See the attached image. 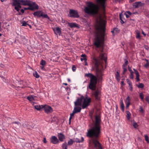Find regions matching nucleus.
Instances as JSON below:
<instances>
[{
	"label": "nucleus",
	"mask_w": 149,
	"mask_h": 149,
	"mask_svg": "<svg viewBox=\"0 0 149 149\" xmlns=\"http://www.w3.org/2000/svg\"><path fill=\"white\" fill-rule=\"evenodd\" d=\"M33 76L36 78H38L39 77V75H38L37 72H36L35 73H33Z\"/></svg>",
	"instance_id": "37"
},
{
	"label": "nucleus",
	"mask_w": 149,
	"mask_h": 149,
	"mask_svg": "<svg viewBox=\"0 0 149 149\" xmlns=\"http://www.w3.org/2000/svg\"><path fill=\"white\" fill-rule=\"evenodd\" d=\"M31 2L29 0H22L21 3L22 5L29 6Z\"/></svg>",
	"instance_id": "14"
},
{
	"label": "nucleus",
	"mask_w": 149,
	"mask_h": 149,
	"mask_svg": "<svg viewBox=\"0 0 149 149\" xmlns=\"http://www.w3.org/2000/svg\"><path fill=\"white\" fill-rule=\"evenodd\" d=\"M13 124L15 123V124H17L18 125H20V123L19 122H14L13 123Z\"/></svg>",
	"instance_id": "56"
},
{
	"label": "nucleus",
	"mask_w": 149,
	"mask_h": 149,
	"mask_svg": "<svg viewBox=\"0 0 149 149\" xmlns=\"http://www.w3.org/2000/svg\"><path fill=\"white\" fill-rule=\"evenodd\" d=\"M133 73H134L133 72H130V79H133Z\"/></svg>",
	"instance_id": "47"
},
{
	"label": "nucleus",
	"mask_w": 149,
	"mask_h": 149,
	"mask_svg": "<svg viewBox=\"0 0 149 149\" xmlns=\"http://www.w3.org/2000/svg\"><path fill=\"white\" fill-rule=\"evenodd\" d=\"M41 17H43L45 18H48L49 19V17L48 16L47 14H43L42 16H41Z\"/></svg>",
	"instance_id": "43"
},
{
	"label": "nucleus",
	"mask_w": 149,
	"mask_h": 149,
	"mask_svg": "<svg viewBox=\"0 0 149 149\" xmlns=\"http://www.w3.org/2000/svg\"><path fill=\"white\" fill-rule=\"evenodd\" d=\"M128 70L130 71V72H133L131 68L129 66H128Z\"/></svg>",
	"instance_id": "52"
},
{
	"label": "nucleus",
	"mask_w": 149,
	"mask_h": 149,
	"mask_svg": "<svg viewBox=\"0 0 149 149\" xmlns=\"http://www.w3.org/2000/svg\"><path fill=\"white\" fill-rule=\"evenodd\" d=\"M76 67H75V66L74 65H73L72 66V70L73 71H75V70H76Z\"/></svg>",
	"instance_id": "53"
},
{
	"label": "nucleus",
	"mask_w": 149,
	"mask_h": 149,
	"mask_svg": "<svg viewBox=\"0 0 149 149\" xmlns=\"http://www.w3.org/2000/svg\"><path fill=\"white\" fill-rule=\"evenodd\" d=\"M33 15L35 16H37L38 17H40L42 16L43 15V13L42 11H37L36 12L34 13Z\"/></svg>",
	"instance_id": "15"
},
{
	"label": "nucleus",
	"mask_w": 149,
	"mask_h": 149,
	"mask_svg": "<svg viewBox=\"0 0 149 149\" xmlns=\"http://www.w3.org/2000/svg\"><path fill=\"white\" fill-rule=\"evenodd\" d=\"M68 24L71 28H72L76 27L77 24L74 23H69Z\"/></svg>",
	"instance_id": "25"
},
{
	"label": "nucleus",
	"mask_w": 149,
	"mask_h": 149,
	"mask_svg": "<svg viewBox=\"0 0 149 149\" xmlns=\"http://www.w3.org/2000/svg\"><path fill=\"white\" fill-rule=\"evenodd\" d=\"M29 7L30 10H33L35 9H38L39 7L35 2L31 3L29 6Z\"/></svg>",
	"instance_id": "9"
},
{
	"label": "nucleus",
	"mask_w": 149,
	"mask_h": 149,
	"mask_svg": "<svg viewBox=\"0 0 149 149\" xmlns=\"http://www.w3.org/2000/svg\"><path fill=\"white\" fill-rule=\"evenodd\" d=\"M124 107L123 103L120 104V107L123 112L124 111Z\"/></svg>",
	"instance_id": "41"
},
{
	"label": "nucleus",
	"mask_w": 149,
	"mask_h": 149,
	"mask_svg": "<svg viewBox=\"0 0 149 149\" xmlns=\"http://www.w3.org/2000/svg\"><path fill=\"white\" fill-rule=\"evenodd\" d=\"M149 97L148 96H147L145 97V100L146 101L149 103Z\"/></svg>",
	"instance_id": "48"
},
{
	"label": "nucleus",
	"mask_w": 149,
	"mask_h": 149,
	"mask_svg": "<svg viewBox=\"0 0 149 149\" xmlns=\"http://www.w3.org/2000/svg\"><path fill=\"white\" fill-rule=\"evenodd\" d=\"M95 119L94 126L88 130L86 135L90 138H94L93 139V143L96 149H102L100 143L96 139L99 137L100 133L101 120L100 117L97 115L95 116Z\"/></svg>",
	"instance_id": "2"
},
{
	"label": "nucleus",
	"mask_w": 149,
	"mask_h": 149,
	"mask_svg": "<svg viewBox=\"0 0 149 149\" xmlns=\"http://www.w3.org/2000/svg\"><path fill=\"white\" fill-rule=\"evenodd\" d=\"M33 105L34 106V108L37 110L40 111L42 109H43V105H34V103L33 104Z\"/></svg>",
	"instance_id": "18"
},
{
	"label": "nucleus",
	"mask_w": 149,
	"mask_h": 149,
	"mask_svg": "<svg viewBox=\"0 0 149 149\" xmlns=\"http://www.w3.org/2000/svg\"><path fill=\"white\" fill-rule=\"evenodd\" d=\"M69 16L71 17L78 18L79 16L77 10L71 9L69 12Z\"/></svg>",
	"instance_id": "7"
},
{
	"label": "nucleus",
	"mask_w": 149,
	"mask_h": 149,
	"mask_svg": "<svg viewBox=\"0 0 149 149\" xmlns=\"http://www.w3.org/2000/svg\"><path fill=\"white\" fill-rule=\"evenodd\" d=\"M127 13H128L129 15H132V13H131L130 11H127L126 12Z\"/></svg>",
	"instance_id": "61"
},
{
	"label": "nucleus",
	"mask_w": 149,
	"mask_h": 149,
	"mask_svg": "<svg viewBox=\"0 0 149 149\" xmlns=\"http://www.w3.org/2000/svg\"><path fill=\"white\" fill-rule=\"evenodd\" d=\"M27 25L29 26L30 28H31V26L30 25L27 24L25 21H23L22 22V26H26Z\"/></svg>",
	"instance_id": "26"
},
{
	"label": "nucleus",
	"mask_w": 149,
	"mask_h": 149,
	"mask_svg": "<svg viewBox=\"0 0 149 149\" xmlns=\"http://www.w3.org/2000/svg\"><path fill=\"white\" fill-rule=\"evenodd\" d=\"M145 60L146 61V63L144 65V67L146 68H147L149 65V62L148 60L146 59H145Z\"/></svg>",
	"instance_id": "28"
},
{
	"label": "nucleus",
	"mask_w": 149,
	"mask_h": 149,
	"mask_svg": "<svg viewBox=\"0 0 149 149\" xmlns=\"http://www.w3.org/2000/svg\"><path fill=\"white\" fill-rule=\"evenodd\" d=\"M128 61L127 60L125 61V63H124V64L123 65V66L124 67L125 66L126 67L127 65L128 64Z\"/></svg>",
	"instance_id": "42"
},
{
	"label": "nucleus",
	"mask_w": 149,
	"mask_h": 149,
	"mask_svg": "<svg viewBox=\"0 0 149 149\" xmlns=\"http://www.w3.org/2000/svg\"><path fill=\"white\" fill-rule=\"evenodd\" d=\"M126 113L127 114L126 117L127 118L128 120H129L130 119V116H131V114L130 112L128 111H125Z\"/></svg>",
	"instance_id": "22"
},
{
	"label": "nucleus",
	"mask_w": 149,
	"mask_h": 149,
	"mask_svg": "<svg viewBox=\"0 0 149 149\" xmlns=\"http://www.w3.org/2000/svg\"><path fill=\"white\" fill-rule=\"evenodd\" d=\"M144 137L145 138V140L147 141V143H149V140L148 139V136L146 134V135H144Z\"/></svg>",
	"instance_id": "33"
},
{
	"label": "nucleus",
	"mask_w": 149,
	"mask_h": 149,
	"mask_svg": "<svg viewBox=\"0 0 149 149\" xmlns=\"http://www.w3.org/2000/svg\"><path fill=\"white\" fill-rule=\"evenodd\" d=\"M136 38H140V33L138 30L136 31Z\"/></svg>",
	"instance_id": "32"
},
{
	"label": "nucleus",
	"mask_w": 149,
	"mask_h": 149,
	"mask_svg": "<svg viewBox=\"0 0 149 149\" xmlns=\"http://www.w3.org/2000/svg\"><path fill=\"white\" fill-rule=\"evenodd\" d=\"M81 56L83 58H86V56L85 54H83Z\"/></svg>",
	"instance_id": "57"
},
{
	"label": "nucleus",
	"mask_w": 149,
	"mask_h": 149,
	"mask_svg": "<svg viewBox=\"0 0 149 149\" xmlns=\"http://www.w3.org/2000/svg\"><path fill=\"white\" fill-rule=\"evenodd\" d=\"M84 98L83 96H81L79 98H78L76 101L74 102V107L73 111L75 113H79L81 110V108L80 107H77V106H81L82 104V99Z\"/></svg>",
	"instance_id": "5"
},
{
	"label": "nucleus",
	"mask_w": 149,
	"mask_h": 149,
	"mask_svg": "<svg viewBox=\"0 0 149 149\" xmlns=\"http://www.w3.org/2000/svg\"><path fill=\"white\" fill-rule=\"evenodd\" d=\"M74 142H76L77 143H80L81 141L80 140H79V139H74Z\"/></svg>",
	"instance_id": "44"
},
{
	"label": "nucleus",
	"mask_w": 149,
	"mask_h": 149,
	"mask_svg": "<svg viewBox=\"0 0 149 149\" xmlns=\"http://www.w3.org/2000/svg\"><path fill=\"white\" fill-rule=\"evenodd\" d=\"M95 28L96 30L94 32L95 41L94 45L97 47L99 48L101 44L104 41L105 36V26L101 20L96 25Z\"/></svg>",
	"instance_id": "3"
},
{
	"label": "nucleus",
	"mask_w": 149,
	"mask_h": 149,
	"mask_svg": "<svg viewBox=\"0 0 149 149\" xmlns=\"http://www.w3.org/2000/svg\"><path fill=\"white\" fill-rule=\"evenodd\" d=\"M129 87H130V88H129L130 90L131 91H132V90H133V88L132 87V85L129 86Z\"/></svg>",
	"instance_id": "59"
},
{
	"label": "nucleus",
	"mask_w": 149,
	"mask_h": 149,
	"mask_svg": "<svg viewBox=\"0 0 149 149\" xmlns=\"http://www.w3.org/2000/svg\"><path fill=\"white\" fill-rule=\"evenodd\" d=\"M45 61L44 60H42L41 61V62L40 63V64L42 66H43L45 65Z\"/></svg>",
	"instance_id": "40"
},
{
	"label": "nucleus",
	"mask_w": 149,
	"mask_h": 149,
	"mask_svg": "<svg viewBox=\"0 0 149 149\" xmlns=\"http://www.w3.org/2000/svg\"><path fill=\"white\" fill-rule=\"evenodd\" d=\"M22 0H13V2L12 4L15 5L17 3H21Z\"/></svg>",
	"instance_id": "31"
},
{
	"label": "nucleus",
	"mask_w": 149,
	"mask_h": 149,
	"mask_svg": "<svg viewBox=\"0 0 149 149\" xmlns=\"http://www.w3.org/2000/svg\"><path fill=\"white\" fill-rule=\"evenodd\" d=\"M139 75L136 76V78L137 79V81H140V79L139 78Z\"/></svg>",
	"instance_id": "51"
},
{
	"label": "nucleus",
	"mask_w": 149,
	"mask_h": 149,
	"mask_svg": "<svg viewBox=\"0 0 149 149\" xmlns=\"http://www.w3.org/2000/svg\"><path fill=\"white\" fill-rule=\"evenodd\" d=\"M106 0H96V1L98 3L100 4L102 7L104 8Z\"/></svg>",
	"instance_id": "16"
},
{
	"label": "nucleus",
	"mask_w": 149,
	"mask_h": 149,
	"mask_svg": "<svg viewBox=\"0 0 149 149\" xmlns=\"http://www.w3.org/2000/svg\"><path fill=\"white\" fill-rule=\"evenodd\" d=\"M133 126L134 128H136L138 126V125L136 123H134L133 124Z\"/></svg>",
	"instance_id": "46"
},
{
	"label": "nucleus",
	"mask_w": 149,
	"mask_h": 149,
	"mask_svg": "<svg viewBox=\"0 0 149 149\" xmlns=\"http://www.w3.org/2000/svg\"><path fill=\"white\" fill-rule=\"evenodd\" d=\"M116 77L117 81H119L120 80V76L119 73L118 72H116Z\"/></svg>",
	"instance_id": "23"
},
{
	"label": "nucleus",
	"mask_w": 149,
	"mask_h": 149,
	"mask_svg": "<svg viewBox=\"0 0 149 149\" xmlns=\"http://www.w3.org/2000/svg\"><path fill=\"white\" fill-rule=\"evenodd\" d=\"M27 99L30 101H32L31 99V98L30 97L28 96L27 97Z\"/></svg>",
	"instance_id": "60"
},
{
	"label": "nucleus",
	"mask_w": 149,
	"mask_h": 149,
	"mask_svg": "<svg viewBox=\"0 0 149 149\" xmlns=\"http://www.w3.org/2000/svg\"><path fill=\"white\" fill-rule=\"evenodd\" d=\"M134 73L136 74V76L139 75V73L137 70L135 71L134 72Z\"/></svg>",
	"instance_id": "54"
},
{
	"label": "nucleus",
	"mask_w": 149,
	"mask_h": 149,
	"mask_svg": "<svg viewBox=\"0 0 149 149\" xmlns=\"http://www.w3.org/2000/svg\"><path fill=\"white\" fill-rule=\"evenodd\" d=\"M139 96L141 100H143L144 98L143 94L142 93H139Z\"/></svg>",
	"instance_id": "38"
},
{
	"label": "nucleus",
	"mask_w": 149,
	"mask_h": 149,
	"mask_svg": "<svg viewBox=\"0 0 149 149\" xmlns=\"http://www.w3.org/2000/svg\"><path fill=\"white\" fill-rule=\"evenodd\" d=\"M58 140L60 141L63 142L64 141L65 139V135L61 133H58Z\"/></svg>",
	"instance_id": "12"
},
{
	"label": "nucleus",
	"mask_w": 149,
	"mask_h": 149,
	"mask_svg": "<svg viewBox=\"0 0 149 149\" xmlns=\"http://www.w3.org/2000/svg\"><path fill=\"white\" fill-rule=\"evenodd\" d=\"M75 113L74 111H73L72 113H71L70 115V116L69 118V120H70V122L71 121V120L72 118V117L74 116V114H75Z\"/></svg>",
	"instance_id": "36"
},
{
	"label": "nucleus",
	"mask_w": 149,
	"mask_h": 149,
	"mask_svg": "<svg viewBox=\"0 0 149 149\" xmlns=\"http://www.w3.org/2000/svg\"><path fill=\"white\" fill-rule=\"evenodd\" d=\"M26 70H27V72L29 74H30L32 73L33 71V69L32 68L29 66H28L26 67Z\"/></svg>",
	"instance_id": "20"
},
{
	"label": "nucleus",
	"mask_w": 149,
	"mask_h": 149,
	"mask_svg": "<svg viewBox=\"0 0 149 149\" xmlns=\"http://www.w3.org/2000/svg\"><path fill=\"white\" fill-rule=\"evenodd\" d=\"M22 39L23 44H26L27 43V40L24 37H22Z\"/></svg>",
	"instance_id": "29"
},
{
	"label": "nucleus",
	"mask_w": 149,
	"mask_h": 149,
	"mask_svg": "<svg viewBox=\"0 0 149 149\" xmlns=\"http://www.w3.org/2000/svg\"><path fill=\"white\" fill-rule=\"evenodd\" d=\"M100 51L101 52H103V47H102V48L100 49Z\"/></svg>",
	"instance_id": "64"
},
{
	"label": "nucleus",
	"mask_w": 149,
	"mask_h": 149,
	"mask_svg": "<svg viewBox=\"0 0 149 149\" xmlns=\"http://www.w3.org/2000/svg\"><path fill=\"white\" fill-rule=\"evenodd\" d=\"M53 30L55 33L56 34H58L59 35L61 34V30L59 27H56L55 28H54Z\"/></svg>",
	"instance_id": "17"
},
{
	"label": "nucleus",
	"mask_w": 149,
	"mask_h": 149,
	"mask_svg": "<svg viewBox=\"0 0 149 149\" xmlns=\"http://www.w3.org/2000/svg\"><path fill=\"white\" fill-rule=\"evenodd\" d=\"M139 111L141 113H143L144 111L142 107H140L139 109Z\"/></svg>",
	"instance_id": "45"
},
{
	"label": "nucleus",
	"mask_w": 149,
	"mask_h": 149,
	"mask_svg": "<svg viewBox=\"0 0 149 149\" xmlns=\"http://www.w3.org/2000/svg\"><path fill=\"white\" fill-rule=\"evenodd\" d=\"M21 3L18 2L17 3H15V5H13V4H12V6H14L15 9L17 11H19V8H21Z\"/></svg>",
	"instance_id": "13"
},
{
	"label": "nucleus",
	"mask_w": 149,
	"mask_h": 149,
	"mask_svg": "<svg viewBox=\"0 0 149 149\" xmlns=\"http://www.w3.org/2000/svg\"><path fill=\"white\" fill-rule=\"evenodd\" d=\"M130 104V102H127L126 104V108L127 109V108L129 107V105Z\"/></svg>",
	"instance_id": "49"
},
{
	"label": "nucleus",
	"mask_w": 149,
	"mask_h": 149,
	"mask_svg": "<svg viewBox=\"0 0 149 149\" xmlns=\"http://www.w3.org/2000/svg\"><path fill=\"white\" fill-rule=\"evenodd\" d=\"M126 81L127 83L129 84V86L132 85V82L129 79H127Z\"/></svg>",
	"instance_id": "39"
},
{
	"label": "nucleus",
	"mask_w": 149,
	"mask_h": 149,
	"mask_svg": "<svg viewBox=\"0 0 149 149\" xmlns=\"http://www.w3.org/2000/svg\"><path fill=\"white\" fill-rule=\"evenodd\" d=\"M51 142L54 144L58 143L59 142L58 139L55 136H52L51 139Z\"/></svg>",
	"instance_id": "11"
},
{
	"label": "nucleus",
	"mask_w": 149,
	"mask_h": 149,
	"mask_svg": "<svg viewBox=\"0 0 149 149\" xmlns=\"http://www.w3.org/2000/svg\"><path fill=\"white\" fill-rule=\"evenodd\" d=\"M99 9L98 5L90 2L88 4V6L85 8L84 11L86 13L89 14L95 15L98 14Z\"/></svg>",
	"instance_id": "4"
},
{
	"label": "nucleus",
	"mask_w": 149,
	"mask_h": 149,
	"mask_svg": "<svg viewBox=\"0 0 149 149\" xmlns=\"http://www.w3.org/2000/svg\"><path fill=\"white\" fill-rule=\"evenodd\" d=\"M81 61H87V59L86 58H81Z\"/></svg>",
	"instance_id": "50"
},
{
	"label": "nucleus",
	"mask_w": 149,
	"mask_h": 149,
	"mask_svg": "<svg viewBox=\"0 0 149 149\" xmlns=\"http://www.w3.org/2000/svg\"><path fill=\"white\" fill-rule=\"evenodd\" d=\"M24 9L25 10H30L29 7L28 8H24Z\"/></svg>",
	"instance_id": "63"
},
{
	"label": "nucleus",
	"mask_w": 149,
	"mask_h": 149,
	"mask_svg": "<svg viewBox=\"0 0 149 149\" xmlns=\"http://www.w3.org/2000/svg\"><path fill=\"white\" fill-rule=\"evenodd\" d=\"M127 13L125 12L124 13V14L125 15L126 17V18H128L130 16L128 15L127 14H126Z\"/></svg>",
	"instance_id": "55"
},
{
	"label": "nucleus",
	"mask_w": 149,
	"mask_h": 149,
	"mask_svg": "<svg viewBox=\"0 0 149 149\" xmlns=\"http://www.w3.org/2000/svg\"><path fill=\"white\" fill-rule=\"evenodd\" d=\"M130 97L129 96H128L126 98V102L128 101V102H130Z\"/></svg>",
	"instance_id": "58"
},
{
	"label": "nucleus",
	"mask_w": 149,
	"mask_h": 149,
	"mask_svg": "<svg viewBox=\"0 0 149 149\" xmlns=\"http://www.w3.org/2000/svg\"><path fill=\"white\" fill-rule=\"evenodd\" d=\"M107 58L105 54L101 53L99 58H94L93 62L94 66L93 68L95 70L96 76L90 73L86 74L85 76L90 78V81L89 85V88L93 90H95L96 89V85L97 82V78L100 81L102 79V76L104 75L103 73V66L101 64V60H103L105 63L107 61Z\"/></svg>",
	"instance_id": "1"
},
{
	"label": "nucleus",
	"mask_w": 149,
	"mask_h": 149,
	"mask_svg": "<svg viewBox=\"0 0 149 149\" xmlns=\"http://www.w3.org/2000/svg\"><path fill=\"white\" fill-rule=\"evenodd\" d=\"M99 94V91H97L94 92V95L95 96V99L96 100H98L99 99L98 97V95Z\"/></svg>",
	"instance_id": "21"
},
{
	"label": "nucleus",
	"mask_w": 149,
	"mask_h": 149,
	"mask_svg": "<svg viewBox=\"0 0 149 149\" xmlns=\"http://www.w3.org/2000/svg\"><path fill=\"white\" fill-rule=\"evenodd\" d=\"M144 5V3H142L141 1L136 2L133 5V7L134 8H137L139 7H142Z\"/></svg>",
	"instance_id": "10"
},
{
	"label": "nucleus",
	"mask_w": 149,
	"mask_h": 149,
	"mask_svg": "<svg viewBox=\"0 0 149 149\" xmlns=\"http://www.w3.org/2000/svg\"><path fill=\"white\" fill-rule=\"evenodd\" d=\"M43 108L45 112L47 114L50 113L53 111L52 108L46 104L43 105Z\"/></svg>",
	"instance_id": "8"
},
{
	"label": "nucleus",
	"mask_w": 149,
	"mask_h": 149,
	"mask_svg": "<svg viewBox=\"0 0 149 149\" xmlns=\"http://www.w3.org/2000/svg\"><path fill=\"white\" fill-rule=\"evenodd\" d=\"M120 19L121 20V23L122 24H123L125 23V22H126V21L125 19L124 18H123V15L122 14V13H120Z\"/></svg>",
	"instance_id": "19"
},
{
	"label": "nucleus",
	"mask_w": 149,
	"mask_h": 149,
	"mask_svg": "<svg viewBox=\"0 0 149 149\" xmlns=\"http://www.w3.org/2000/svg\"><path fill=\"white\" fill-rule=\"evenodd\" d=\"M68 144L66 142L63 143L62 145V148L63 149H67Z\"/></svg>",
	"instance_id": "24"
},
{
	"label": "nucleus",
	"mask_w": 149,
	"mask_h": 149,
	"mask_svg": "<svg viewBox=\"0 0 149 149\" xmlns=\"http://www.w3.org/2000/svg\"><path fill=\"white\" fill-rule=\"evenodd\" d=\"M74 142V141L72 139H71L68 142L67 144L68 145H71L73 144Z\"/></svg>",
	"instance_id": "30"
},
{
	"label": "nucleus",
	"mask_w": 149,
	"mask_h": 149,
	"mask_svg": "<svg viewBox=\"0 0 149 149\" xmlns=\"http://www.w3.org/2000/svg\"><path fill=\"white\" fill-rule=\"evenodd\" d=\"M43 142H44V143H47V141L46 140L45 138H44Z\"/></svg>",
	"instance_id": "62"
},
{
	"label": "nucleus",
	"mask_w": 149,
	"mask_h": 149,
	"mask_svg": "<svg viewBox=\"0 0 149 149\" xmlns=\"http://www.w3.org/2000/svg\"><path fill=\"white\" fill-rule=\"evenodd\" d=\"M136 86L139 88H143L144 87V85L142 83H139V85H136Z\"/></svg>",
	"instance_id": "27"
},
{
	"label": "nucleus",
	"mask_w": 149,
	"mask_h": 149,
	"mask_svg": "<svg viewBox=\"0 0 149 149\" xmlns=\"http://www.w3.org/2000/svg\"><path fill=\"white\" fill-rule=\"evenodd\" d=\"M114 30L115 31V33L117 34L118 33L120 32V30L117 28H114Z\"/></svg>",
	"instance_id": "35"
},
{
	"label": "nucleus",
	"mask_w": 149,
	"mask_h": 149,
	"mask_svg": "<svg viewBox=\"0 0 149 149\" xmlns=\"http://www.w3.org/2000/svg\"><path fill=\"white\" fill-rule=\"evenodd\" d=\"M123 74H124L125 73V72L127 71V67L125 66L124 67L123 66Z\"/></svg>",
	"instance_id": "34"
},
{
	"label": "nucleus",
	"mask_w": 149,
	"mask_h": 149,
	"mask_svg": "<svg viewBox=\"0 0 149 149\" xmlns=\"http://www.w3.org/2000/svg\"><path fill=\"white\" fill-rule=\"evenodd\" d=\"M83 100H84V101L82 105V108L84 109L89 105V104L91 102V100L90 98H87V97H84L82 99V101Z\"/></svg>",
	"instance_id": "6"
}]
</instances>
